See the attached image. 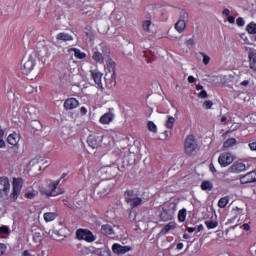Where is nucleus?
<instances>
[{"instance_id": "f257e3e1", "label": "nucleus", "mask_w": 256, "mask_h": 256, "mask_svg": "<svg viewBox=\"0 0 256 256\" xmlns=\"http://www.w3.org/2000/svg\"><path fill=\"white\" fill-rule=\"evenodd\" d=\"M60 183L61 180H46L45 184H42L39 187V192L41 193V195H45L46 197H57V195H61V193H63L57 190Z\"/></svg>"}, {"instance_id": "f03ea898", "label": "nucleus", "mask_w": 256, "mask_h": 256, "mask_svg": "<svg viewBox=\"0 0 256 256\" xmlns=\"http://www.w3.org/2000/svg\"><path fill=\"white\" fill-rule=\"evenodd\" d=\"M117 64L113 60H108L106 62V73L104 79L107 84L111 85V87L117 85Z\"/></svg>"}, {"instance_id": "7ed1b4c3", "label": "nucleus", "mask_w": 256, "mask_h": 256, "mask_svg": "<svg viewBox=\"0 0 256 256\" xmlns=\"http://www.w3.org/2000/svg\"><path fill=\"white\" fill-rule=\"evenodd\" d=\"M124 201L127 205H130L131 209L143 205V198L139 197V193L135 192L133 189H128L124 192Z\"/></svg>"}, {"instance_id": "20e7f679", "label": "nucleus", "mask_w": 256, "mask_h": 256, "mask_svg": "<svg viewBox=\"0 0 256 256\" xmlns=\"http://www.w3.org/2000/svg\"><path fill=\"white\" fill-rule=\"evenodd\" d=\"M199 149V143L197 142V138H195V135L190 134L186 137L184 141V153L185 155H188L191 157L195 151Z\"/></svg>"}, {"instance_id": "39448f33", "label": "nucleus", "mask_w": 256, "mask_h": 256, "mask_svg": "<svg viewBox=\"0 0 256 256\" xmlns=\"http://www.w3.org/2000/svg\"><path fill=\"white\" fill-rule=\"evenodd\" d=\"M175 211H177V206L174 203L165 205L160 213V219L164 222L172 221L175 217Z\"/></svg>"}, {"instance_id": "423d86ee", "label": "nucleus", "mask_w": 256, "mask_h": 256, "mask_svg": "<svg viewBox=\"0 0 256 256\" xmlns=\"http://www.w3.org/2000/svg\"><path fill=\"white\" fill-rule=\"evenodd\" d=\"M23 189V178H13L12 181V193L10 194V200L15 203L21 195V190Z\"/></svg>"}, {"instance_id": "0eeeda50", "label": "nucleus", "mask_w": 256, "mask_h": 256, "mask_svg": "<svg viewBox=\"0 0 256 256\" xmlns=\"http://www.w3.org/2000/svg\"><path fill=\"white\" fill-rule=\"evenodd\" d=\"M76 239H78V241H86V243H93L96 237L91 230L80 228L76 230Z\"/></svg>"}, {"instance_id": "6e6552de", "label": "nucleus", "mask_w": 256, "mask_h": 256, "mask_svg": "<svg viewBox=\"0 0 256 256\" xmlns=\"http://www.w3.org/2000/svg\"><path fill=\"white\" fill-rule=\"evenodd\" d=\"M235 161V156H233L230 152L221 153L218 158V163L221 167H229L231 163Z\"/></svg>"}, {"instance_id": "1a4fd4ad", "label": "nucleus", "mask_w": 256, "mask_h": 256, "mask_svg": "<svg viewBox=\"0 0 256 256\" xmlns=\"http://www.w3.org/2000/svg\"><path fill=\"white\" fill-rule=\"evenodd\" d=\"M9 191H11V183L9 182V178L0 177V197H7V195H9Z\"/></svg>"}, {"instance_id": "9d476101", "label": "nucleus", "mask_w": 256, "mask_h": 256, "mask_svg": "<svg viewBox=\"0 0 256 256\" xmlns=\"http://www.w3.org/2000/svg\"><path fill=\"white\" fill-rule=\"evenodd\" d=\"M35 65L37 62L33 59V57H29L28 60L21 67V72L23 75H29L33 69H35Z\"/></svg>"}, {"instance_id": "9b49d317", "label": "nucleus", "mask_w": 256, "mask_h": 256, "mask_svg": "<svg viewBox=\"0 0 256 256\" xmlns=\"http://www.w3.org/2000/svg\"><path fill=\"white\" fill-rule=\"evenodd\" d=\"M101 141V137L97 134H90L87 139L88 146H90L91 149H99V147H101Z\"/></svg>"}, {"instance_id": "f8f14e48", "label": "nucleus", "mask_w": 256, "mask_h": 256, "mask_svg": "<svg viewBox=\"0 0 256 256\" xmlns=\"http://www.w3.org/2000/svg\"><path fill=\"white\" fill-rule=\"evenodd\" d=\"M112 251L115 255H125V253H129V251H133L131 246H122L121 244L115 243L112 245Z\"/></svg>"}, {"instance_id": "ddd939ff", "label": "nucleus", "mask_w": 256, "mask_h": 256, "mask_svg": "<svg viewBox=\"0 0 256 256\" xmlns=\"http://www.w3.org/2000/svg\"><path fill=\"white\" fill-rule=\"evenodd\" d=\"M240 183L242 185H247V183H256V171L253 170L240 177Z\"/></svg>"}, {"instance_id": "4468645a", "label": "nucleus", "mask_w": 256, "mask_h": 256, "mask_svg": "<svg viewBox=\"0 0 256 256\" xmlns=\"http://www.w3.org/2000/svg\"><path fill=\"white\" fill-rule=\"evenodd\" d=\"M19 141H21V135H19L16 132L10 134L7 137L8 145H11L12 147H16L17 151H19Z\"/></svg>"}, {"instance_id": "2eb2a0df", "label": "nucleus", "mask_w": 256, "mask_h": 256, "mask_svg": "<svg viewBox=\"0 0 256 256\" xmlns=\"http://www.w3.org/2000/svg\"><path fill=\"white\" fill-rule=\"evenodd\" d=\"M91 76L93 81L96 83V85H98V87H100L101 89H103V73L99 72V70L95 69V70H91Z\"/></svg>"}, {"instance_id": "dca6fc26", "label": "nucleus", "mask_w": 256, "mask_h": 256, "mask_svg": "<svg viewBox=\"0 0 256 256\" xmlns=\"http://www.w3.org/2000/svg\"><path fill=\"white\" fill-rule=\"evenodd\" d=\"M77 107H79V100H77L76 98H68L64 102V108L67 111L77 109Z\"/></svg>"}, {"instance_id": "f3484780", "label": "nucleus", "mask_w": 256, "mask_h": 256, "mask_svg": "<svg viewBox=\"0 0 256 256\" xmlns=\"http://www.w3.org/2000/svg\"><path fill=\"white\" fill-rule=\"evenodd\" d=\"M246 170L247 166L243 162H236L229 169L230 173H242V171Z\"/></svg>"}, {"instance_id": "a211bd4d", "label": "nucleus", "mask_w": 256, "mask_h": 256, "mask_svg": "<svg viewBox=\"0 0 256 256\" xmlns=\"http://www.w3.org/2000/svg\"><path fill=\"white\" fill-rule=\"evenodd\" d=\"M114 118H115V115L113 114V112H107L100 117L99 121L101 125H109V123H111Z\"/></svg>"}, {"instance_id": "6ab92c4d", "label": "nucleus", "mask_w": 256, "mask_h": 256, "mask_svg": "<svg viewBox=\"0 0 256 256\" xmlns=\"http://www.w3.org/2000/svg\"><path fill=\"white\" fill-rule=\"evenodd\" d=\"M248 59L250 69H252V71H256V53L254 51H250L248 54Z\"/></svg>"}, {"instance_id": "aec40b11", "label": "nucleus", "mask_w": 256, "mask_h": 256, "mask_svg": "<svg viewBox=\"0 0 256 256\" xmlns=\"http://www.w3.org/2000/svg\"><path fill=\"white\" fill-rule=\"evenodd\" d=\"M101 233L102 235H113L115 233V231L113 230V226L109 225V224H104L101 226Z\"/></svg>"}, {"instance_id": "412c9836", "label": "nucleus", "mask_w": 256, "mask_h": 256, "mask_svg": "<svg viewBox=\"0 0 256 256\" xmlns=\"http://www.w3.org/2000/svg\"><path fill=\"white\" fill-rule=\"evenodd\" d=\"M57 217V212H46L43 215L44 221H46V223H51V221H55Z\"/></svg>"}, {"instance_id": "4be33fe9", "label": "nucleus", "mask_w": 256, "mask_h": 256, "mask_svg": "<svg viewBox=\"0 0 256 256\" xmlns=\"http://www.w3.org/2000/svg\"><path fill=\"white\" fill-rule=\"evenodd\" d=\"M173 229H177V223L175 222H169L164 226V228L161 230L162 235H167L169 231H173Z\"/></svg>"}, {"instance_id": "5701e85b", "label": "nucleus", "mask_w": 256, "mask_h": 256, "mask_svg": "<svg viewBox=\"0 0 256 256\" xmlns=\"http://www.w3.org/2000/svg\"><path fill=\"white\" fill-rule=\"evenodd\" d=\"M175 29L177 32L183 33V31L187 29V23L185 22V20H178L175 24Z\"/></svg>"}, {"instance_id": "b1692460", "label": "nucleus", "mask_w": 256, "mask_h": 256, "mask_svg": "<svg viewBox=\"0 0 256 256\" xmlns=\"http://www.w3.org/2000/svg\"><path fill=\"white\" fill-rule=\"evenodd\" d=\"M57 41H73V36L65 33V32H60L56 36Z\"/></svg>"}, {"instance_id": "393cba45", "label": "nucleus", "mask_w": 256, "mask_h": 256, "mask_svg": "<svg viewBox=\"0 0 256 256\" xmlns=\"http://www.w3.org/2000/svg\"><path fill=\"white\" fill-rule=\"evenodd\" d=\"M69 51L74 53V57H76V59H85V57H87V54L81 52V50L77 48H71Z\"/></svg>"}, {"instance_id": "a878e982", "label": "nucleus", "mask_w": 256, "mask_h": 256, "mask_svg": "<svg viewBox=\"0 0 256 256\" xmlns=\"http://www.w3.org/2000/svg\"><path fill=\"white\" fill-rule=\"evenodd\" d=\"M237 145V139L235 138H229L223 143L224 149H229L230 147H233Z\"/></svg>"}, {"instance_id": "bb28decb", "label": "nucleus", "mask_w": 256, "mask_h": 256, "mask_svg": "<svg viewBox=\"0 0 256 256\" xmlns=\"http://www.w3.org/2000/svg\"><path fill=\"white\" fill-rule=\"evenodd\" d=\"M186 219H187V209L183 208L178 212V221L180 223H185Z\"/></svg>"}, {"instance_id": "cd10ccee", "label": "nucleus", "mask_w": 256, "mask_h": 256, "mask_svg": "<svg viewBox=\"0 0 256 256\" xmlns=\"http://www.w3.org/2000/svg\"><path fill=\"white\" fill-rule=\"evenodd\" d=\"M246 31L247 33H249L250 35H256V23L255 22H251L246 26Z\"/></svg>"}, {"instance_id": "c85d7f7f", "label": "nucleus", "mask_w": 256, "mask_h": 256, "mask_svg": "<svg viewBox=\"0 0 256 256\" xmlns=\"http://www.w3.org/2000/svg\"><path fill=\"white\" fill-rule=\"evenodd\" d=\"M144 57L147 63H153V61L155 60V55H153V52H151V50H146L144 52Z\"/></svg>"}, {"instance_id": "c756f323", "label": "nucleus", "mask_w": 256, "mask_h": 256, "mask_svg": "<svg viewBox=\"0 0 256 256\" xmlns=\"http://www.w3.org/2000/svg\"><path fill=\"white\" fill-rule=\"evenodd\" d=\"M228 204L229 198L227 196L220 198L218 201V207H220V209H225Z\"/></svg>"}, {"instance_id": "7c9ffc66", "label": "nucleus", "mask_w": 256, "mask_h": 256, "mask_svg": "<svg viewBox=\"0 0 256 256\" xmlns=\"http://www.w3.org/2000/svg\"><path fill=\"white\" fill-rule=\"evenodd\" d=\"M39 195V191L37 190H29L24 194L25 199H35Z\"/></svg>"}, {"instance_id": "2f4dec72", "label": "nucleus", "mask_w": 256, "mask_h": 256, "mask_svg": "<svg viewBox=\"0 0 256 256\" xmlns=\"http://www.w3.org/2000/svg\"><path fill=\"white\" fill-rule=\"evenodd\" d=\"M93 60L96 61V63H104L105 59L103 58V54L100 52H94L92 56Z\"/></svg>"}, {"instance_id": "473e14b6", "label": "nucleus", "mask_w": 256, "mask_h": 256, "mask_svg": "<svg viewBox=\"0 0 256 256\" xmlns=\"http://www.w3.org/2000/svg\"><path fill=\"white\" fill-rule=\"evenodd\" d=\"M205 225H206L207 229H215V228L219 227V222L213 221V220H208L205 222Z\"/></svg>"}, {"instance_id": "72a5a7b5", "label": "nucleus", "mask_w": 256, "mask_h": 256, "mask_svg": "<svg viewBox=\"0 0 256 256\" xmlns=\"http://www.w3.org/2000/svg\"><path fill=\"white\" fill-rule=\"evenodd\" d=\"M202 191H211L213 189V184L209 181H204L201 184Z\"/></svg>"}, {"instance_id": "f704fd0d", "label": "nucleus", "mask_w": 256, "mask_h": 256, "mask_svg": "<svg viewBox=\"0 0 256 256\" xmlns=\"http://www.w3.org/2000/svg\"><path fill=\"white\" fill-rule=\"evenodd\" d=\"M173 125H175V117L168 116V120L166 121L165 127L167 129H173Z\"/></svg>"}, {"instance_id": "c9c22d12", "label": "nucleus", "mask_w": 256, "mask_h": 256, "mask_svg": "<svg viewBox=\"0 0 256 256\" xmlns=\"http://www.w3.org/2000/svg\"><path fill=\"white\" fill-rule=\"evenodd\" d=\"M150 27H151V20H146L143 22L142 24L143 31H145L146 33H149Z\"/></svg>"}, {"instance_id": "e433bc0d", "label": "nucleus", "mask_w": 256, "mask_h": 256, "mask_svg": "<svg viewBox=\"0 0 256 256\" xmlns=\"http://www.w3.org/2000/svg\"><path fill=\"white\" fill-rule=\"evenodd\" d=\"M148 130L152 133H157V125L153 123V121L148 122Z\"/></svg>"}, {"instance_id": "4c0bfd02", "label": "nucleus", "mask_w": 256, "mask_h": 256, "mask_svg": "<svg viewBox=\"0 0 256 256\" xmlns=\"http://www.w3.org/2000/svg\"><path fill=\"white\" fill-rule=\"evenodd\" d=\"M200 55H202V57H203L204 65H209V63L211 62V57H209V55H207L203 52H200Z\"/></svg>"}, {"instance_id": "58836bf2", "label": "nucleus", "mask_w": 256, "mask_h": 256, "mask_svg": "<svg viewBox=\"0 0 256 256\" xmlns=\"http://www.w3.org/2000/svg\"><path fill=\"white\" fill-rule=\"evenodd\" d=\"M5 253H7V245L0 243V256L5 255Z\"/></svg>"}, {"instance_id": "ea45409f", "label": "nucleus", "mask_w": 256, "mask_h": 256, "mask_svg": "<svg viewBox=\"0 0 256 256\" xmlns=\"http://www.w3.org/2000/svg\"><path fill=\"white\" fill-rule=\"evenodd\" d=\"M185 19H189V14H187V12L185 10H182L180 13V19L182 21H185Z\"/></svg>"}, {"instance_id": "a19ab883", "label": "nucleus", "mask_w": 256, "mask_h": 256, "mask_svg": "<svg viewBox=\"0 0 256 256\" xmlns=\"http://www.w3.org/2000/svg\"><path fill=\"white\" fill-rule=\"evenodd\" d=\"M0 233H2L3 235H8V233H9V226H1L0 227Z\"/></svg>"}, {"instance_id": "79ce46f5", "label": "nucleus", "mask_w": 256, "mask_h": 256, "mask_svg": "<svg viewBox=\"0 0 256 256\" xmlns=\"http://www.w3.org/2000/svg\"><path fill=\"white\" fill-rule=\"evenodd\" d=\"M236 24L238 25V27H243L245 25V20L239 17L236 19Z\"/></svg>"}, {"instance_id": "37998d69", "label": "nucleus", "mask_w": 256, "mask_h": 256, "mask_svg": "<svg viewBox=\"0 0 256 256\" xmlns=\"http://www.w3.org/2000/svg\"><path fill=\"white\" fill-rule=\"evenodd\" d=\"M204 107H205L206 109H211V108L213 107V101H211V100H206V101L204 102Z\"/></svg>"}, {"instance_id": "c03bdc74", "label": "nucleus", "mask_w": 256, "mask_h": 256, "mask_svg": "<svg viewBox=\"0 0 256 256\" xmlns=\"http://www.w3.org/2000/svg\"><path fill=\"white\" fill-rule=\"evenodd\" d=\"M198 97H200V99H207V91L202 90L199 94Z\"/></svg>"}, {"instance_id": "a18cd8bd", "label": "nucleus", "mask_w": 256, "mask_h": 256, "mask_svg": "<svg viewBox=\"0 0 256 256\" xmlns=\"http://www.w3.org/2000/svg\"><path fill=\"white\" fill-rule=\"evenodd\" d=\"M248 147L251 151H256V141L255 142H250L248 144Z\"/></svg>"}, {"instance_id": "49530a36", "label": "nucleus", "mask_w": 256, "mask_h": 256, "mask_svg": "<svg viewBox=\"0 0 256 256\" xmlns=\"http://www.w3.org/2000/svg\"><path fill=\"white\" fill-rule=\"evenodd\" d=\"M242 229H243L244 231H250V230H251V226H250L248 223H244V224L242 225Z\"/></svg>"}, {"instance_id": "de8ad7c7", "label": "nucleus", "mask_w": 256, "mask_h": 256, "mask_svg": "<svg viewBox=\"0 0 256 256\" xmlns=\"http://www.w3.org/2000/svg\"><path fill=\"white\" fill-rule=\"evenodd\" d=\"M222 13L225 17H229V15H231V11L228 8L224 9Z\"/></svg>"}, {"instance_id": "09e8293b", "label": "nucleus", "mask_w": 256, "mask_h": 256, "mask_svg": "<svg viewBox=\"0 0 256 256\" xmlns=\"http://www.w3.org/2000/svg\"><path fill=\"white\" fill-rule=\"evenodd\" d=\"M63 231H65V229L61 228L59 231H57V233H55V235H57L58 237H65V235H63Z\"/></svg>"}, {"instance_id": "8fccbe9b", "label": "nucleus", "mask_w": 256, "mask_h": 256, "mask_svg": "<svg viewBox=\"0 0 256 256\" xmlns=\"http://www.w3.org/2000/svg\"><path fill=\"white\" fill-rule=\"evenodd\" d=\"M211 173H217V169H215V165L213 163L209 166Z\"/></svg>"}, {"instance_id": "3c124183", "label": "nucleus", "mask_w": 256, "mask_h": 256, "mask_svg": "<svg viewBox=\"0 0 256 256\" xmlns=\"http://www.w3.org/2000/svg\"><path fill=\"white\" fill-rule=\"evenodd\" d=\"M80 113H81L82 115H87V108H85V106H82V107L80 108Z\"/></svg>"}, {"instance_id": "603ef678", "label": "nucleus", "mask_w": 256, "mask_h": 256, "mask_svg": "<svg viewBox=\"0 0 256 256\" xmlns=\"http://www.w3.org/2000/svg\"><path fill=\"white\" fill-rule=\"evenodd\" d=\"M188 83H195V76L193 75L188 76Z\"/></svg>"}, {"instance_id": "864d4df0", "label": "nucleus", "mask_w": 256, "mask_h": 256, "mask_svg": "<svg viewBox=\"0 0 256 256\" xmlns=\"http://www.w3.org/2000/svg\"><path fill=\"white\" fill-rule=\"evenodd\" d=\"M22 256H35V255H32L29 250H25V251L22 253Z\"/></svg>"}, {"instance_id": "5fc2aeb1", "label": "nucleus", "mask_w": 256, "mask_h": 256, "mask_svg": "<svg viewBox=\"0 0 256 256\" xmlns=\"http://www.w3.org/2000/svg\"><path fill=\"white\" fill-rule=\"evenodd\" d=\"M228 22H230L231 24L235 23V16H228Z\"/></svg>"}, {"instance_id": "6e6d98bb", "label": "nucleus", "mask_w": 256, "mask_h": 256, "mask_svg": "<svg viewBox=\"0 0 256 256\" xmlns=\"http://www.w3.org/2000/svg\"><path fill=\"white\" fill-rule=\"evenodd\" d=\"M5 147V140L3 138H0V149H3Z\"/></svg>"}, {"instance_id": "4d7b16f0", "label": "nucleus", "mask_w": 256, "mask_h": 256, "mask_svg": "<svg viewBox=\"0 0 256 256\" xmlns=\"http://www.w3.org/2000/svg\"><path fill=\"white\" fill-rule=\"evenodd\" d=\"M184 245L183 243H178L177 246H176V249H178V251H181V249H183Z\"/></svg>"}, {"instance_id": "13d9d810", "label": "nucleus", "mask_w": 256, "mask_h": 256, "mask_svg": "<svg viewBox=\"0 0 256 256\" xmlns=\"http://www.w3.org/2000/svg\"><path fill=\"white\" fill-rule=\"evenodd\" d=\"M195 227H188L187 228V231H188V233H195Z\"/></svg>"}, {"instance_id": "bf43d9fd", "label": "nucleus", "mask_w": 256, "mask_h": 256, "mask_svg": "<svg viewBox=\"0 0 256 256\" xmlns=\"http://www.w3.org/2000/svg\"><path fill=\"white\" fill-rule=\"evenodd\" d=\"M241 85H242L243 87H247V85H249V80H244V81H242V82H241Z\"/></svg>"}, {"instance_id": "052dcab7", "label": "nucleus", "mask_w": 256, "mask_h": 256, "mask_svg": "<svg viewBox=\"0 0 256 256\" xmlns=\"http://www.w3.org/2000/svg\"><path fill=\"white\" fill-rule=\"evenodd\" d=\"M38 237H39V234L35 233L33 236V241H35V243H37V241H39Z\"/></svg>"}, {"instance_id": "680f3d73", "label": "nucleus", "mask_w": 256, "mask_h": 256, "mask_svg": "<svg viewBox=\"0 0 256 256\" xmlns=\"http://www.w3.org/2000/svg\"><path fill=\"white\" fill-rule=\"evenodd\" d=\"M5 137V131L0 129V139H3Z\"/></svg>"}, {"instance_id": "e2e57ef3", "label": "nucleus", "mask_w": 256, "mask_h": 256, "mask_svg": "<svg viewBox=\"0 0 256 256\" xmlns=\"http://www.w3.org/2000/svg\"><path fill=\"white\" fill-rule=\"evenodd\" d=\"M225 121H227V116H222L221 117V123H225Z\"/></svg>"}, {"instance_id": "0e129e2a", "label": "nucleus", "mask_w": 256, "mask_h": 256, "mask_svg": "<svg viewBox=\"0 0 256 256\" xmlns=\"http://www.w3.org/2000/svg\"><path fill=\"white\" fill-rule=\"evenodd\" d=\"M196 89H197V91H201V89H203V86L197 85V86H196Z\"/></svg>"}, {"instance_id": "69168bd1", "label": "nucleus", "mask_w": 256, "mask_h": 256, "mask_svg": "<svg viewBox=\"0 0 256 256\" xmlns=\"http://www.w3.org/2000/svg\"><path fill=\"white\" fill-rule=\"evenodd\" d=\"M199 231H203V225L198 226V233H199Z\"/></svg>"}, {"instance_id": "338daca9", "label": "nucleus", "mask_w": 256, "mask_h": 256, "mask_svg": "<svg viewBox=\"0 0 256 256\" xmlns=\"http://www.w3.org/2000/svg\"><path fill=\"white\" fill-rule=\"evenodd\" d=\"M183 239H189V235L188 234H183Z\"/></svg>"}, {"instance_id": "774afa93", "label": "nucleus", "mask_w": 256, "mask_h": 256, "mask_svg": "<svg viewBox=\"0 0 256 256\" xmlns=\"http://www.w3.org/2000/svg\"><path fill=\"white\" fill-rule=\"evenodd\" d=\"M251 39H252V41L256 42V35L253 36Z\"/></svg>"}]
</instances>
